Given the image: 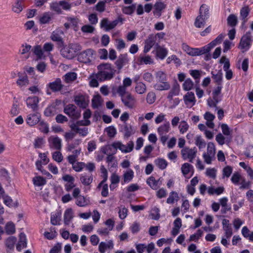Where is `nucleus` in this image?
Listing matches in <instances>:
<instances>
[{
  "label": "nucleus",
  "instance_id": "4c0bfd02",
  "mask_svg": "<svg viewBox=\"0 0 253 253\" xmlns=\"http://www.w3.org/2000/svg\"><path fill=\"white\" fill-rule=\"evenodd\" d=\"M73 218V211L71 208L67 209L64 214V222L65 225H69Z\"/></svg>",
  "mask_w": 253,
  "mask_h": 253
},
{
  "label": "nucleus",
  "instance_id": "9b49d317",
  "mask_svg": "<svg viewBox=\"0 0 253 253\" xmlns=\"http://www.w3.org/2000/svg\"><path fill=\"white\" fill-rule=\"evenodd\" d=\"M132 84V80L129 77H126L123 80L122 85L118 86L115 90H113L114 94H126L127 88L130 87Z\"/></svg>",
  "mask_w": 253,
  "mask_h": 253
},
{
  "label": "nucleus",
  "instance_id": "f257e3e1",
  "mask_svg": "<svg viewBox=\"0 0 253 253\" xmlns=\"http://www.w3.org/2000/svg\"><path fill=\"white\" fill-rule=\"evenodd\" d=\"M97 69L98 71L96 74V78L100 82L110 80L115 75L116 70L110 63L101 64L97 66Z\"/></svg>",
  "mask_w": 253,
  "mask_h": 253
},
{
  "label": "nucleus",
  "instance_id": "7c9ffc66",
  "mask_svg": "<svg viewBox=\"0 0 253 253\" xmlns=\"http://www.w3.org/2000/svg\"><path fill=\"white\" fill-rule=\"evenodd\" d=\"M232 139V136H224L221 133H218L215 136V140L220 145H223L224 144H229Z\"/></svg>",
  "mask_w": 253,
  "mask_h": 253
},
{
  "label": "nucleus",
  "instance_id": "864d4df0",
  "mask_svg": "<svg viewBox=\"0 0 253 253\" xmlns=\"http://www.w3.org/2000/svg\"><path fill=\"white\" fill-rule=\"evenodd\" d=\"M154 162L156 165L161 169H165L168 165L166 160L162 158L156 159Z\"/></svg>",
  "mask_w": 253,
  "mask_h": 253
},
{
  "label": "nucleus",
  "instance_id": "7ed1b4c3",
  "mask_svg": "<svg viewBox=\"0 0 253 253\" xmlns=\"http://www.w3.org/2000/svg\"><path fill=\"white\" fill-rule=\"evenodd\" d=\"M82 49V46L78 43H70L63 47L60 52L64 57L68 59L73 58L77 53Z\"/></svg>",
  "mask_w": 253,
  "mask_h": 253
},
{
  "label": "nucleus",
  "instance_id": "a878e982",
  "mask_svg": "<svg viewBox=\"0 0 253 253\" xmlns=\"http://www.w3.org/2000/svg\"><path fill=\"white\" fill-rule=\"evenodd\" d=\"M39 98L37 96L29 97L26 100V104L28 107L31 108L33 111L37 110Z\"/></svg>",
  "mask_w": 253,
  "mask_h": 253
},
{
  "label": "nucleus",
  "instance_id": "c9c22d12",
  "mask_svg": "<svg viewBox=\"0 0 253 253\" xmlns=\"http://www.w3.org/2000/svg\"><path fill=\"white\" fill-rule=\"evenodd\" d=\"M139 64H152L153 63V59L149 55L140 54L138 58Z\"/></svg>",
  "mask_w": 253,
  "mask_h": 253
},
{
  "label": "nucleus",
  "instance_id": "3c124183",
  "mask_svg": "<svg viewBox=\"0 0 253 253\" xmlns=\"http://www.w3.org/2000/svg\"><path fill=\"white\" fill-rule=\"evenodd\" d=\"M5 232L8 235H11L15 232V227L14 224L12 222H8L5 226Z\"/></svg>",
  "mask_w": 253,
  "mask_h": 253
},
{
  "label": "nucleus",
  "instance_id": "bb28decb",
  "mask_svg": "<svg viewBox=\"0 0 253 253\" xmlns=\"http://www.w3.org/2000/svg\"><path fill=\"white\" fill-rule=\"evenodd\" d=\"M181 170L183 175L185 177L189 173H191L190 176H192L193 175L194 171L193 166L188 163H185L182 165Z\"/></svg>",
  "mask_w": 253,
  "mask_h": 253
},
{
  "label": "nucleus",
  "instance_id": "423d86ee",
  "mask_svg": "<svg viewBox=\"0 0 253 253\" xmlns=\"http://www.w3.org/2000/svg\"><path fill=\"white\" fill-rule=\"evenodd\" d=\"M90 124L89 120L78 121L76 123L71 124L70 127L72 130L76 132V133H79L82 136H85L88 133V128L86 127L80 128L81 126H88Z\"/></svg>",
  "mask_w": 253,
  "mask_h": 253
},
{
  "label": "nucleus",
  "instance_id": "f704fd0d",
  "mask_svg": "<svg viewBox=\"0 0 253 253\" xmlns=\"http://www.w3.org/2000/svg\"><path fill=\"white\" fill-rule=\"evenodd\" d=\"M27 240L25 234L20 233L19 235V241L16 246V249L18 251H20L22 249L26 247Z\"/></svg>",
  "mask_w": 253,
  "mask_h": 253
},
{
  "label": "nucleus",
  "instance_id": "2f4dec72",
  "mask_svg": "<svg viewBox=\"0 0 253 253\" xmlns=\"http://www.w3.org/2000/svg\"><path fill=\"white\" fill-rule=\"evenodd\" d=\"M80 179L84 185L89 186L92 182L93 176L91 174L83 173L80 175Z\"/></svg>",
  "mask_w": 253,
  "mask_h": 253
},
{
  "label": "nucleus",
  "instance_id": "dca6fc26",
  "mask_svg": "<svg viewBox=\"0 0 253 253\" xmlns=\"http://www.w3.org/2000/svg\"><path fill=\"white\" fill-rule=\"evenodd\" d=\"M114 146L117 147V149H120L122 152L126 153L131 152L133 150L134 144L131 141H129L126 145L120 142H117L114 143Z\"/></svg>",
  "mask_w": 253,
  "mask_h": 253
},
{
  "label": "nucleus",
  "instance_id": "338daca9",
  "mask_svg": "<svg viewBox=\"0 0 253 253\" xmlns=\"http://www.w3.org/2000/svg\"><path fill=\"white\" fill-rule=\"evenodd\" d=\"M107 0H102L98 2L95 5V10L99 12H103L105 10V4Z\"/></svg>",
  "mask_w": 253,
  "mask_h": 253
},
{
  "label": "nucleus",
  "instance_id": "e433bc0d",
  "mask_svg": "<svg viewBox=\"0 0 253 253\" xmlns=\"http://www.w3.org/2000/svg\"><path fill=\"white\" fill-rule=\"evenodd\" d=\"M199 16L204 17V19H208L210 16L209 7L205 4H203L200 7Z\"/></svg>",
  "mask_w": 253,
  "mask_h": 253
},
{
  "label": "nucleus",
  "instance_id": "0eeeda50",
  "mask_svg": "<svg viewBox=\"0 0 253 253\" xmlns=\"http://www.w3.org/2000/svg\"><path fill=\"white\" fill-rule=\"evenodd\" d=\"M253 41V37L250 32H247L244 35L240 41L238 48L242 52L247 51L251 47Z\"/></svg>",
  "mask_w": 253,
  "mask_h": 253
},
{
  "label": "nucleus",
  "instance_id": "4468645a",
  "mask_svg": "<svg viewBox=\"0 0 253 253\" xmlns=\"http://www.w3.org/2000/svg\"><path fill=\"white\" fill-rule=\"evenodd\" d=\"M65 19L67 21V22L65 23L64 26L66 30L71 27L73 28L75 31L78 30V24L80 21L78 18L74 16H67L65 17Z\"/></svg>",
  "mask_w": 253,
  "mask_h": 253
},
{
  "label": "nucleus",
  "instance_id": "473e14b6",
  "mask_svg": "<svg viewBox=\"0 0 253 253\" xmlns=\"http://www.w3.org/2000/svg\"><path fill=\"white\" fill-rule=\"evenodd\" d=\"M180 92V85L177 83L174 84L171 90L169 91L167 98L169 100H171L174 96L178 95Z\"/></svg>",
  "mask_w": 253,
  "mask_h": 253
},
{
  "label": "nucleus",
  "instance_id": "39448f33",
  "mask_svg": "<svg viewBox=\"0 0 253 253\" xmlns=\"http://www.w3.org/2000/svg\"><path fill=\"white\" fill-rule=\"evenodd\" d=\"M215 146L213 142H210L207 144V148L206 152L203 154L202 157L204 162L210 165L212 161L215 160Z\"/></svg>",
  "mask_w": 253,
  "mask_h": 253
},
{
  "label": "nucleus",
  "instance_id": "5701e85b",
  "mask_svg": "<svg viewBox=\"0 0 253 253\" xmlns=\"http://www.w3.org/2000/svg\"><path fill=\"white\" fill-rule=\"evenodd\" d=\"M74 100L76 104L81 108H85L88 105V100L84 95H77L75 96Z\"/></svg>",
  "mask_w": 253,
  "mask_h": 253
},
{
  "label": "nucleus",
  "instance_id": "f03ea898",
  "mask_svg": "<svg viewBox=\"0 0 253 253\" xmlns=\"http://www.w3.org/2000/svg\"><path fill=\"white\" fill-rule=\"evenodd\" d=\"M156 83L153 87L157 90H168L170 88V85L168 82L166 73L162 71H159L155 73Z\"/></svg>",
  "mask_w": 253,
  "mask_h": 253
},
{
  "label": "nucleus",
  "instance_id": "412c9836",
  "mask_svg": "<svg viewBox=\"0 0 253 253\" xmlns=\"http://www.w3.org/2000/svg\"><path fill=\"white\" fill-rule=\"evenodd\" d=\"M121 131L124 133V137L128 138L131 135L134 134L135 129L130 125L125 123L121 127Z\"/></svg>",
  "mask_w": 253,
  "mask_h": 253
},
{
  "label": "nucleus",
  "instance_id": "aec40b11",
  "mask_svg": "<svg viewBox=\"0 0 253 253\" xmlns=\"http://www.w3.org/2000/svg\"><path fill=\"white\" fill-rule=\"evenodd\" d=\"M222 224L225 237L227 239H230L233 235V231L229 220L227 219H223L222 221Z\"/></svg>",
  "mask_w": 253,
  "mask_h": 253
},
{
  "label": "nucleus",
  "instance_id": "6e6552de",
  "mask_svg": "<svg viewBox=\"0 0 253 253\" xmlns=\"http://www.w3.org/2000/svg\"><path fill=\"white\" fill-rule=\"evenodd\" d=\"M180 153L183 160H188L189 162L193 163L196 157L197 149L195 147L191 148L185 147L181 150Z\"/></svg>",
  "mask_w": 253,
  "mask_h": 253
},
{
  "label": "nucleus",
  "instance_id": "0e129e2a",
  "mask_svg": "<svg viewBox=\"0 0 253 253\" xmlns=\"http://www.w3.org/2000/svg\"><path fill=\"white\" fill-rule=\"evenodd\" d=\"M101 99L99 95H95L92 99V106L94 109L98 108L101 105Z\"/></svg>",
  "mask_w": 253,
  "mask_h": 253
},
{
  "label": "nucleus",
  "instance_id": "b1692460",
  "mask_svg": "<svg viewBox=\"0 0 253 253\" xmlns=\"http://www.w3.org/2000/svg\"><path fill=\"white\" fill-rule=\"evenodd\" d=\"M156 57L158 58L163 60L166 58L168 53L167 48L160 46L158 43L155 45Z\"/></svg>",
  "mask_w": 253,
  "mask_h": 253
},
{
  "label": "nucleus",
  "instance_id": "4be33fe9",
  "mask_svg": "<svg viewBox=\"0 0 253 253\" xmlns=\"http://www.w3.org/2000/svg\"><path fill=\"white\" fill-rule=\"evenodd\" d=\"M128 61V59L127 54H122L119 55L115 64L117 69L120 71L125 65L127 63Z\"/></svg>",
  "mask_w": 253,
  "mask_h": 253
},
{
  "label": "nucleus",
  "instance_id": "393cba45",
  "mask_svg": "<svg viewBox=\"0 0 253 253\" xmlns=\"http://www.w3.org/2000/svg\"><path fill=\"white\" fill-rule=\"evenodd\" d=\"M134 177V172L131 169H128L125 171L123 175L121 183L124 185L130 182Z\"/></svg>",
  "mask_w": 253,
  "mask_h": 253
},
{
  "label": "nucleus",
  "instance_id": "c03bdc74",
  "mask_svg": "<svg viewBox=\"0 0 253 253\" xmlns=\"http://www.w3.org/2000/svg\"><path fill=\"white\" fill-rule=\"evenodd\" d=\"M179 200V197L177 193L175 191H172L170 192L168 199H167V203L169 204H172L174 202H177Z\"/></svg>",
  "mask_w": 253,
  "mask_h": 253
},
{
  "label": "nucleus",
  "instance_id": "1a4fd4ad",
  "mask_svg": "<svg viewBox=\"0 0 253 253\" xmlns=\"http://www.w3.org/2000/svg\"><path fill=\"white\" fill-rule=\"evenodd\" d=\"M118 94L121 97V100L126 107L129 109H133L135 107L136 99L130 93L127 92L126 94Z\"/></svg>",
  "mask_w": 253,
  "mask_h": 253
},
{
  "label": "nucleus",
  "instance_id": "6e6d98bb",
  "mask_svg": "<svg viewBox=\"0 0 253 253\" xmlns=\"http://www.w3.org/2000/svg\"><path fill=\"white\" fill-rule=\"evenodd\" d=\"M61 213L59 212L52 213L51 214L50 222L53 225H59L60 220Z\"/></svg>",
  "mask_w": 253,
  "mask_h": 253
},
{
  "label": "nucleus",
  "instance_id": "5fc2aeb1",
  "mask_svg": "<svg viewBox=\"0 0 253 253\" xmlns=\"http://www.w3.org/2000/svg\"><path fill=\"white\" fill-rule=\"evenodd\" d=\"M207 19H204V17L202 16H198L195 21L194 25L198 28H201L203 27L205 24Z\"/></svg>",
  "mask_w": 253,
  "mask_h": 253
},
{
  "label": "nucleus",
  "instance_id": "8fccbe9b",
  "mask_svg": "<svg viewBox=\"0 0 253 253\" xmlns=\"http://www.w3.org/2000/svg\"><path fill=\"white\" fill-rule=\"evenodd\" d=\"M61 34H63V32L62 31H53L50 36V38L54 42H62V38L61 36Z\"/></svg>",
  "mask_w": 253,
  "mask_h": 253
},
{
  "label": "nucleus",
  "instance_id": "c756f323",
  "mask_svg": "<svg viewBox=\"0 0 253 253\" xmlns=\"http://www.w3.org/2000/svg\"><path fill=\"white\" fill-rule=\"evenodd\" d=\"M170 130V125L169 121H166L165 122L160 125L157 128V132L159 135L167 134Z\"/></svg>",
  "mask_w": 253,
  "mask_h": 253
},
{
  "label": "nucleus",
  "instance_id": "6ab92c4d",
  "mask_svg": "<svg viewBox=\"0 0 253 253\" xmlns=\"http://www.w3.org/2000/svg\"><path fill=\"white\" fill-rule=\"evenodd\" d=\"M41 115L40 113H36L30 114L27 115L26 120L27 124L29 126H34L39 123L41 120Z\"/></svg>",
  "mask_w": 253,
  "mask_h": 253
},
{
  "label": "nucleus",
  "instance_id": "f3484780",
  "mask_svg": "<svg viewBox=\"0 0 253 253\" xmlns=\"http://www.w3.org/2000/svg\"><path fill=\"white\" fill-rule=\"evenodd\" d=\"M156 43V36H154V35L151 34L149 35L148 37V38L144 42V47L143 49L144 53H148L151 49V48Z\"/></svg>",
  "mask_w": 253,
  "mask_h": 253
},
{
  "label": "nucleus",
  "instance_id": "c85d7f7f",
  "mask_svg": "<svg viewBox=\"0 0 253 253\" xmlns=\"http://www.w3.org/2000/svg\"><path fill=\"white\" fill-rule=\"evenodd\" d=\"M114 247V243L112 240L107 242H101L98 246V250L100 253H105L107 249H112Z\"/></svg>",
  "mask_w": 253,
  "mask_h": 253
},
{
  "label": "nucleus",
  "instance_id": "a18cd8bd",
  "mask_svg": "<svg viewBox=\"0 0 253 253\" xmlns=\"http://www.w3.org/2000/svg\"><path fill=\"white\" fill-rule=\"evenodd\" d=\"M182 48L188 54L193 56H197V48H192L187 44L183 43Z\"/></svg>",
  "mask_w": 253,
  "mask_h": 253
},
{
  "label": "nucleus",
  "instance_id": "de8ad7c7",
  "mask_svg": "<svg viewBox=\"0 0 253 253\" xmlns=\"http://www.w3.org/2000/svg\"><path fill=\"white\" fill-rule=\"evenodd\" d=\"M250 10L248 7H244L240 10V16L243 20L242 25H244L247 21V17L249 15Z\"/></svg>",
  "mask_w": 253,
  "mask_h": 253
},
{
  "label": "nucleus",
  "instance_id": "79ce46f5",
  "mask_svg": "<svg viewBox=\"0 0 253 253\" xmlns=\"http://www.w3.org/2000/svg\"><path fill=\"white\" fill-rule=\"evenodd\" d=\"M32 50L38 59H41L44 57L43 52L41 45H37L34 46Z\"/></svg>",
  "mask_w": 253,
  "mask_h": 253
},
{
  "label": "nucleus",
  "instance_id": "a19ab883",
  "mask_svg": "<svg viewBox=\"0 0 253 253\" xmlns=\"http://www.w3.org/2000/svg\"><path fill=\"white\" fill-rule=\"evenodd\" d=\"M194 140L195 144L198 147L199 150L205 148L207 144L206 142L201 135H196Z\"/></svg>",
  "mask_w": 253,
  "mask_h": 253
},
{
  "label": "nucleus",
  "instance_id": "49530a36",
  "mask_svg": "<svg viewBox=\"0 0 253 253\" xmlns=\"http://www.w3.org/2000/svg\"><path fill=\"white\" fill-rule=\"evenodd\" d=\"M194 85L193 82L190 78H188L183 83L182 87L184 90L189 91L193 88Z\"/></svg>",
  "mask_w": 253,
  "mask_h": 253
},
{
  "label": "nucleus",
  "instance_id": "a211bd4d",
  "mask_svg": "<svg viewBox=\"0 0 253 253\" xmlns=\"http://www.w3.org/2000/svg\"><path fill=\"white\" fill-rule=\"evenodd\" d=\"M49 147L51 149L59 150L61 148V140L58 136H51L48 139Z\"/></svg>",
  "mask_w": 253,
  "mask_h": 253
},
{
  "label": "nucleus",
  "instance_id": "f8f14e48",
  "mask_svg": "<svg viewBox=\"0 0 253 253\" xmlns=\"http://www.w3.org/2000/svg\"><path fill=\"white\" fill-rule=\"evenodd\" d=\"M64 112L72 119H77L81 116L80 112L77 110V107L73 104L67 105L64 108Z\"/></svg>",
  "mask_w": 253,
  "mask_h": 253
},
{
  "label": "nucleus",
  "instance_id": "bf43d9fd",
  "mask_svg": "<svg viewBox=\"0 0 253 253\" xmlns=\"http://www.w3.org/2000/svg\"><path fill=\"white\" fill-rule=\"evenodd\" d=\"M242 178L243 177L239 172H235L231 178V181L234 185H237L239 184Z\"/></svg>",
  "mask_w": 253,
  "mask_h": 253
},
{
  "label": "nucleus",
  "instance_id": "cd10ccee",
  "mask_svg": "<svg viewBox=\"0 0 253 253\" xmlns=\"http://www.w3.org/2000/svg\"><path fill=\"white\" fill-rule=\"evenodd\" d=\"M117 147L114 146V143L112 145H107L101 148V152L104 154L114 155L117 152Z\"/></svg>",
  "mask_w": 253,
  "mask_h": 253
},
{
  "label": "nucleus",
  "instance_id": "72a5a7b5",
  "mask_svg": "<svg viewBox=\"0 0 253 253\" xmlns=\"http://www.w3.org/2000/svg\"><path fill=\"white\" fill-rule=\"evenodd\" d=\"M18 76L17 84L20 87L26 86L29 84L28 77L26 74H18Z\"/></svg>",
  "mask_w": 253,
  "mask_h": 253
},
{
  "label": "nucleus",
  "instance_id": "58836bf2",
  "mask_svg": "<svg viewBox=\"0 0 253 253\" xmlns=\"http://www.w3.org/2000/svg\"><path fill=\"white\" fill-rule=\"evenodd\" d=\"M166 8V5L162 2H157L154 4V14L158 16L161 15V11Z\"/></svg>",
  "mask_w": 253,
  "mask_h": 253
},
{
  "label": "nucleus",
  "instance_id": "e2e57ef3",
  "mask_svg": "<svg viewBox=\"0 0 253 253\" xmlns=\"http://www.w3.org/2000/svg\"><path fill=\"white\" fill-rule=\"evenodd\" d=\"M50 8L51 10L56 12L58 14H61L62 12L60 1L51 3L50 4Z\"/></svg>",
  "mask_w": 253,
  "mask_h": 253
},
{
  "label": "nucleus",
  "instance_id": "20e7f679",
  "mask_svg": "<svg viewBox=\"0 0 253 253\" xmlns=\"http://www.w3.org/2000/svg\"><path fill=\"white\" fill-rule=\"evenodd\" d=\"M95 52L91 48H88L77 54V60L81 63L90 64L95 59Z\"/></svg>",
  "mask_w": 253,
  "mask_h": 253
},
{
  "label": "nucleus",
  "instance_id": "09e8293b",
  "mask_svg": "<svg viewBox=\"0 0 253 253\" xmlns=\"http://www.w3.org/2000/svg\"><path fill=\"white\" fill-rule=\"evenodd\" d=\"M51 20V15L49 12H44L40 18L39 21L41 24H44L49 22Z\"/></svg>",
  "mask_w": 253,
  "mask_h": 253
},
{
  "label": "nucleus",
  "instance_id": "774afa93",
  "mask_svg": "<svg viewBox=\"0 0 253 253\" xmlns=\"http://www.w3.org/2000/svg\"><path fill=\"white\" fill-rule=\"evenodd\" d=\"M227 24L231 27L235 26L238 22L237 17L234 14H230L227 18Z\"/></svg>",
  "mask_w": 253,
  "mask_h": 253
},
{
  "label": "nucleus",
  "instance_id": "13d9d810",
  "mask_svg": "<svg viewBox=\"0 0 253 253\" xmlns=\"http://www.w3.org/2000/svg\"><path fill=\"white\" fill-rule=\"evenodd\" d=\"M56 113V107L55 105L48 106L44 111V114L47 117L53 116Z\"/></svg>",
  "mask_w": 253,
  "mask_h": 253
},
{
  "label": "nucleus",
  "instance_id": "680f3d73",
  "mask_svg": "<svg viewBox=\"0 0 253 253\" xmlns=\"http://www.w3.org/2000/svg\"><path fill=\"white\" fill-rule=\"evenodd\" d=\"M17 241L16 237L14 236H10L7 238L5 241V246L9 249H11L14 247V246Z\"/></svg>",
  "mask_w": 253,
  "mask_h": 253
},
{
  "label": "nucleus",
  "instance_id": "69168bd1",
  "mask_svg": "<svg viewBox=\"0 0 253 253\" xmlns=\"http://www.w3.org/2000/svg\"><path fill=\"white\" fill-rule=\"evenodd\" d=\"M136 9V4H132L129 6H124L122 9L124 13L127 15L132 14Z\"/></svg>",
  "mask_w": 253,
  "mask_h": 253
},
{
  "label": "nucleus",
  "instance_id": "603ef678",
  "mask_svg": "<svg viewBox=\"0 0 253 253\" xmlns=\"http://www.w3.org/2000/svg\"><path fill=\"white\" fill-rule=\"evenodd\" d=\"M33 181L34 184L37 186H41L46 184V181L43 177L38 176L33 178Z\"/></svg>",
  "mask_w": 253,
  "mask_h": 253
},
{
  "label": "nucleus",
  "instance_id": "9d476101",
  "mask_svg": "<svg viewBox=\"0 0 253 253\" xmlns=\"http://www.w3.org/2000/svg\"><path fill=\"white\" fill-rule=\"evenodd\" d=\"M63 87L62 81L60 78H56L54 81L48 83L46 85V93L48 95L51 94L50 89L53 92H57L60 91Z\"/></svg>",
  "mask_w": 253,
  "mask_h": 253
},
{
  "label": "nucleus",
  "instance_id": "052dcab7",
  "mask_svg": "<svg viewBox=\"0 0 253 253\" xmlns=\"http://www.w3.org/2000/svg\"><path fill=\"white\" fill-rule=\"evenodd\" d=\"M189 127V126L185 121H181L178 126L179 132L181 134H184L187 131Z\"/></svg>",
  "mask_w": 253,
  "mask_h": 253
},
{
  "label": "nucleus",
  "instance_id": "ea45409f",
  "mask_svg": "<svg viewBox=\"0 0 253 253\" xmlns=\"http://www.w3.org/2000/svg\"><path fill=\"white\" fill-rule=\"evenodd\" d=\"M159 180H157L154 177L150 176L147 179L146 183L152 189L157 190L160 185Z\"/></svg>",
  "mask_w": 253,
  "mask_h": 253
},
{
  "label": "nucleus",
  "instance_id": "37998d69",
  "mask_svg": "<svg viewBox=\"0 0 253 253\" xmlns=\"http://www.w3.org/2000/svg\"><path fill=\"white\" fill-rule=\"evenodd\" d=\"M135 92L139 94H144L146 91V86L142 82H138L136 84L135 87Z\"/></svg>",
  "mask_w": 253,
  "mask_h": 253
},
{
  "label": "nucleus",
  "instance_id": "2eb2a0df",
  "mask_svg": "<svg viewBox=\"0 0 253 253\" xmlns=\"http://www.w3.org/2000/svg\"><path fill=\"white\" fill-rule=\"evenodd\" d=\"M135 248L138 253H143L145 250L147 253H151L155 248V245L152 242L148 245L145 244H136Z\"/></svg>",
  "mask_w": 253,
  "mask_h": 253
},
{
  "label": "nucleus",
  "instance_id": "4d7b16f0",
  "mask_svg": "<svg viewBox=\"0 0 253 253\" xmlns=\"http://www.w3.org/2000/svg\"><path fill=\"white\" fill-rule=\"evenodd\" d=\"M77 79V74L75 72H69L64 76V80L67 83L75 81Z\"/></svg>",
  "mask_w": 253,
  "mask_h": 253
},
{
  "label": "nucleus",
  "instance_id": "ddd939ff",
  "mask_svg": "<svg viewBox=\"0 0 253 253\" xmlns=\"http://www.w3.org/2000/svg\"><path fill=\"white\" fill-rule=\"evenodd\" d=\"M184 102L187 108H192L196 102L194 93L191 91L187 92L183 98Z\"/></svg>",
  "mask_w": 253,
  "mask_h": 253
}]
</instances>
